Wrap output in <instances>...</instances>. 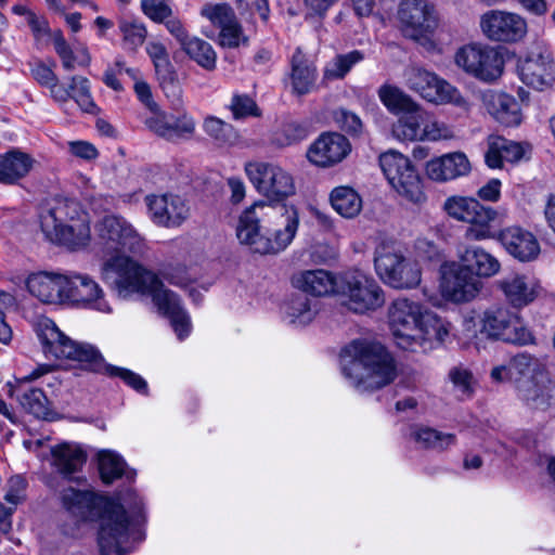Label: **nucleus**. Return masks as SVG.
I'll return each mask as SVG.
<instances>
[{
	"label": "nucleus",
	"mask_w": 555,
	"mask_h": 555,
	"mask_svg": "<svg viewBox=\"0 0 555 555\" xmlns=\"http://www.w3.org/2000/svg\"><path fill=\"white\" fill-rule=\"evenodd\" d=\"M220 43L223 47L228 48H236L240 46L241 39L243 37V29L240 25L237 18H234L233 23H229L228 26H223L220 28Z\"/></svg>",
	"instance_id": "obj_56"
},
{
	"label": "nucleus",
	"mask_w": 555,
	"mask_h": 555,
	"mask_svg": "<svg viewBox=\"0 0 555 555\" xmlns=\"http://www.w3.org/2000/svg\"><path fill=\"white\" fill-rule=\"evenodd\" d=\"M552 382L547 371L517 383L518 397L532 409L544 410L552 398Z\"/></svg>",
	"instance_id": "obj_28"
},
{
	"label": "nucleus",
	"mask_w": 555,
	"mask_h": 555,
	"mask_svg": "<svg viewBox=\"0 0 555 555\" xmlns=\"http://www.w3.org/2000/svg\"><path fill=\"white\" fill-rule=\"evenodd\" d=\"M39 219L44 238L54 245L78 250L90 242L87 215L74 198L54 197Z\"/></svg>",
	"instance_id": "obj_7"
},
{
	"label": "nucleus",
	"mask_w": 555,
	"mask_h": 555,
	"mask_svg": "<svg viewBox=\"0 0 555 555\" xmlns=\"http://www.w3.org/2000/svg\"><path fill=\"white\" fill-rule=\"evenodd\" d=\"M151 220L165 228L180 227L188 218L190 208L179 195L165 193L145 197Z\"/></svg>",
	"instance_id": "obj_19"
},
{
	"label": "nucleus",
	"mask_w": 555,
	"mask_h": 555,
	"mask_svg": "<svg viewBox=\"0 0 555 555\" xmlns=\"http://www.w3.org/2000/svg\"><path fill=\"white\" fill-rule=\"evenodd\" d=\"M420 448L443 452L456 442L454 434L442 433L430 427L415 426L410 434Z\"/></svg>",
	"instance_id": "obj_37"
},
{
	"label": "nucleus",
	"mask_w": 555,
	"mask_h": 555,
	"mask_svg": "<svg viewBox=\"0 0 555 555\" xmlns=\"http://www.w3.org/2000/svg\"><path fill=\"white\" fill-rule=\"evenodd\" d=\"M96 250L105 260L104 273L114 272V283L119 292L141 293L152 296L158 311L168 317L171 326L180 340L189 336L191 321L182 308L176 293L165 288L163 281L153 272L145 270L126 253H140L143 238L124 217L107 215L95 225Z\"/></svg>",
	"instance_id": "obj_1"
},
{
	"label": "nucleus",
	"mask_w": 555,
	"mask_h": 555,
	"mask_svg": "<svg viewBox=\"0 0 555 555\" xmlns=\"http://www.w3.org/2000/svg\"><path fill=\"white\" fill-rule=\"evenodd\" d=\"M69 152L85 160L95 159L99 155L95 146L87 141H72L68 142Z\"/></svg>",
	"instance_id": "obj_61"
},
{
	"label": "nucleus",
	"mask_w": 555,
	"mask_h": 555,
	"mask_svg": "<svg viewBox=\"0 0 555 555\" xmlns=\"http://www.w3.org/2000/svg\"><path fill=\"white\" fill-rule=\"evenodd\" d=\"M379 165L399 195L417 205L426 201L422 179L408 157L397 151H388L379 156Z\"/></svg>",
	"instance_id": "obj_11"
},
{
	"label": "nucleus",
	"mask_w": 555,
	"mask_h": 555,
	"mask_svg": "<svg viewBox=\"0 0 555 555\" xmlns=\"http://www.w3.org/2000/svg\"><path fill=\"white\" fill-rule=\"evenodd\" d=\"M452 137V131L444 125L437 121L426 124L422 127L421 140L438 141Z\"/></svg>",
	"instance_id": "obj_59"
},
{
	"label": "nucleus",
	"mask_w": 555,
	"mask_h": 555,
	"mask_svg": "<svg viewBox=\"0 0 555 555\" xmlns=\"http://www.w3.org/2000/svg\"><path fill=\"white\" fill-rule=\"evenodd\" d=\"M145 51L152 60L162 89L167 96L171 94L179 102L181 90L166 47L159 41H150L145 47Z\"/></svg>",
	"instance_id": "obj_27"
},
{
	"label": "nucleus",
	"mask_w": 555,
	"mask_h": 555,
	"mask_svg": "<svg viewBox=\"0 0 555 555\" xmlns=\"http://www.w3.org/2000/svg\"><path fill=\"white\" fill-rule=\"evenodd\" d=\"M364 60L363 52L353 50L345 54L336 55L324 68L326 79H343L350 69Z\"/></svg>",
	"instance_id": "obj_44"
},
{
	"label": "nucleus",
	"mask_w": 555,
	"mask_h": 555,
	"mask_svg": "<svg viewBox=\"0 0 555 555\" xmlns=\"http://www.w3.org/2000/svg\"><path fill=\"white\" fill-rule=\"evenodd\" d=\"M203 127L205 132L220 144L229 142L233 135V127L214 116L207 117Z\"/></svg>",
	"instance_id": "obj_53"
},
{
	"label": "nucleus",
	"mask_w": 555,
	"mask_h": 555,
	"mask_svg": "<svg viewBox=\"0 0 555 555\" xmlns=\"http://www.w3.org/2000/svg\"><path fill=\"white\" fill-rule=\"evenodd\" d=\"M309 133V126L306 122L288 121L273 133L271 143L278 147L289 146L305 140Z\"/></svg>",
	"instance_id": "obj_45"
},
{
	"label": "nucleus",
	"mask_w": 555,
	"mask_h": 555,
	"mask_svg": "<svg viewBox=\"0 0 555 555\" xmlns=\"http://www.w3.org/2000/svg\"><path fill=\"white\" fill-rule=\"evenodd\" d=\"M292 283L296 288L320 297L332 293L337 295L339 279L330 271L315 269L301 271L293 275Z\"/></svg>",
	"instance_id": "obj_30"
},
{
	"label": "nucleus",
	"mask_w": 555,
	"mask_h": 555,
	"mask_svg": "<svg viewBox=\"0 0 555 555\" xmlns=\"http://www.w3.org/2000/svg\"><path fill=\"white\" fill-rule=\"evenodd\" d=\"M554 59L542 49L532 50L519 66L520 79L527 86L543 90L555 80Z\"/></svg>",
	"instance_id": "obj_22"
},
{
	"label": "nucleus",
	"mask_w": 555,
	"mask_h": 555,
	"mask_svg": "<svg viewBox=\"0 0 555 555\" xmlns=\"http://www.w3.org/2000/svg\"><path fill=\"white\" fill-rule=\"evenodd\" d=\"M167 125L168 130L165 132V140L170 142L190 139L195 132V121L186 113L169 117Z\"/></svg>",
	"instance_id": "obj_48"
},
{
	"label": "nucleus",
	"mask_w": 555,
	"mask_h": 555,
	"mask_svg": "<svg viewBox=\"0 0 555 555\" xmlns=\"http://www.w3.org/2000/svg\"><path fill=\"white\" fill-rule=\"evenodd\" d=\"M65 301L79 304L101 312L111 310L100 285L86 274L66 275Z\"/></svg>",
	"instance_id": "obj_20"
},
{
	"label": "nucleus",
	"mask_w": 555,
	"mask_h": 555,
	"mask_svg": "<svg viewBox=\"0 0 555 555\" xmlns=\"http://www.w3.org/2000/svg\"><path fill=\"white\" fill-rule=\"evenodd\" d=\"M36 333L46 357L76 361L85 370L119 377L139 393L147 395V383L142 376L128 369L107 364L96 347L70 339L51 319H40L36 323Z\"/></svg>",
	"instance_id": "obj_3"
},
{
	"label": "nucleus",
	"mask_w": 555,
	"mask_h": 555,
	"mask_svg": "<svg viewBox=\"0 0 555 555\" xmlns=\"http://www.w3.org/2000/svg\"><path fill=\"white\" fill-rule=\"evenodd\" d=\"M496 286L503 293L506 301L516 309L532 304L542 289L538 281L518 273L499 280Z\"/></svg>",
	"instance_id": "obj_25"
},
{
	"label": "nucleus",
	"mask_w": 555,
	"mask_h": 555,
	"mask_svg": "<svg viewBox=\"0 0 555 555\" xmlns=\"http://www.w3.org/2000/svg\"><path fill=\"white\" fill-rule=\"evenodd\" d=\"M336 120L346 132L358 135L362 132V121L358 115L347 109L336 112Z\"/></svg>",
	"instance_id": "obj_57"
},
{
	"label": "nucleus",
	"mask_w": 555,
	"mask_h": 555,
	"mask_svg": "<svg viewBox=\"0 0 555 555\" xmlns=\"http://www.w3.org/2000/svg\"><path fill=\"white\" fill-rule=\"evenodd\" d=\"M455 63L468 75L491 82L503 73L504 59L501 52L490 46L468 44L457 50Z\"/></svg>",
	"instance_id": "obj_13"
},
{
	"label": "nucleus",
	"mask_w": 555,
	"mask_h": 555,
	"mask_svg": "<svg viewBox=\"0 0 555 555\" xmlns=\"http://www.w3.org/2000/svg\"><path fill=\"white\" fill-rule=\"evenodd\" d=\"M449 377L454 387H456L462 395L469 396L472 393L473 375L468 370L463 367H453L449 373Z\"/></svg>",
	"instance_id": "obj_58"
},
{
	"label": "nucleus",
	"mask_w": 555,
	"mask_h": 555,
	"mask_svg": "<svg viewBox=\"0 0 555 555\" xmlns=\"http://www.w3.org/2000/svg\"><path fill=\"white\" fill-rule=\"evenodd\" d=\"M53 46L56 54L62 61V65L66 70H74L76 65L88 66L90 55L87 49L75 52L67 43L61 30H56L52 35Z\"/></svg>",
	"instance_id": "obj_41"
},
{
	"label": "nucleus",
	"mask_w": 555,
	"mask_h": 555,
	"mask_svg": "<svg viewBox=\"0 0 555 555\" xmlns=\"http://www.w3.org/2000/svg\"><path fill=\"white\" fill-rule=\"evenodd\" d=\"M286 315L292 324L307 325L313 320L315 311L311 307V300L306 295L299 294L288 301Z\"/></svg>",
	"instance_id": "obj_46"
},
{
	"label": "nucleus",
	"mask_w": 555,
	"mask_h": 555,
	"mask_svg": "<svg viewBox=\"0 0 555 555\" xmlns=\"http://www.w3.org/2000/svg\"><path fill=\"white\" fill-rule=\"evenodd\" d=\"M388 322L399 348L426 352L448 337L450 324L418 302L405 297L395 299L388 308Z\"/></svg>",
	"instance_id": "obj_4"
},
{
	"label": "nucleus",
	"mask_w": 555,
	"mask_h": 555,
	"mask_svg": "<svg viewBox=\"0 0 555 555\" xmlns=\"http://www.w3.org/2000/svg\"><path fill=\"white\" fill-rule=\"evenodd\" d=\"M461 259L476 278H491L501 269L500 261L480 247L466 248Z\"/></svg>",
	"instance_id": "obj_36"
},
{
	"label": "nucleus",
	"mask_w": 555,
	"mask_h": 555,
	"mask_svg": "<svg viewBox=\"0 0 555 555\" xmlns=\"http://www.w3.org/2000/svg\"><path fill=\"white\" fill-rule=\"evenodd\" d=\"M267 204L256 202L238 217L235 234L238 242L259 255H276L293 242L299 225L298 211L294 206H282L275 228L261 225L262 211Z\"/></svg>",
	"instance_id": "obj_5"
},
{
	"label": "nucleus",
	"mask_w": 555,
	"mask_h": 555,
	"mask_svg": "<svg viewBox=\"0 0 555 555\" xmlns=\"http://www.w3.org/2000/svg\"><path fill=\"white\" fill-rule=\"evenodd\" d=\"M408 86L417 92L423 99L434 103H451L459 107L467 105L461 92L435 73L421 67L410 70Z\"/></svg>",
	"instance_id": "obj_15"
},
{
	"label": "nucleus",
	"mask_w": 555,
	"mask_h": 555,
	"mask_svg": "<svg viewBox=\"0 0 555 555\" xmlns=\"http://www.w3.org/2000/svg\"><path fill=\"white\" fill-rule=\"evenodd\" d=\"M481 333L504 343L526 346L534 344L535 337L517 312L503 305L487 308L481 315Z\"/></svg>",
	"instance_id": "obj_9"
},
{
	"label": "nucleus",
	"mask_w": 555,
	"mask_h": 555,
	"mask_svg": "<svg viewBox=\"0 0 555 555\" xmlns=\"http://www.w3.org/2000/svg\"><path fill=\"white\" fill-rule=\"evenodd\" d=\"M168 120L169 117L157 106L156 113H153V116L146 118L144 124L156 135L165 139V132L168 130Z\"/></svg>",
	"instance_id": "obj_60"
},
{
	"label": "nucleus",
	"mask_w": 555,
	"mask_h": 555,
	"mask_svg": "<svg viewBox=\"0 0 555 555\" xmlns=\"http://www.w3.org/2000/svg\"><path fill=\"white\" fill-rule=\"evenodd\" d=\"M28 292L44 304L65 302L66 275L38 272L26 280Z\"/></svg>",
	"instance_id": "obj_26"
},
{
	"label": "nucleus",
	"mask_w": 555,
	"mask_h": 555,
	"mask_svg": "<svg viewBox=\"0 0 555 555\" xmlns=\"http://www.w3.org/2000/svg\"><path fill=\"white\" fill-rule=\"evenodd\" d=\"M330 199L333 208L344 218H353L362 209L360 195L349 186L335 188Z\"/></svg>",
	"instance_id": "obj_40"
},
{
	"label": "nucleus",
	"mask_w": 555,
	"mask_h": 555,
	"mask_svg": "<svg viewBox=\"0 0 555 555\" xmlns=\"http://www.w3.org/2000/svg\"><path fill=\"white\" fill-rule=\"evenodd\" d=\"M349 140L337 132L321 134L309 147L308 159L319 167H331L340 163L350 152Z\"/></svg>",
	"instance_id": "obj_23"
},
{
	"label": "nucleus",
	"mask_w": 555,
	"mask_h": 555,
	"mask_svg": "<svg viewBox=\"0 0 555 555\" xmlns=\"http://www.w3.org/2000/svg\"><path fill=\"white\" fill-rule=\"evenodd\" d=\"M201 15L218 28L228 26L236 17L234 10L228 3H206L201 10Z\"/></svg>",
	"instance_id": "obj_50"
},
{
	"label": "nucleus",
	"mask_w": 555,
	"mask_h": 555,
	"mask_svg": "<svg viewBox=\"0 0 555 555\" xmlns=\"http://www.w3.org/2000/svg\"><path fill=\"white\" fill-rule=\"evenodd\" d=\"M524 156L522 146L514 141L500 135L488 138V149L485 154V162L492 169L502 168L503 163H516Z\"/></svg>",
	"instance_id": "obj_33"
},
{
	"label": "nucleus",
	"mask_w": 555,
	"mask_h": 555,
	"mask_svg": "<svg viewBox=\"0 0 555 555\" xmlns=\"http://www.w3.org/2000/svg\"><path fill=\"white\" fill-rule=\"evenodd\" d=\"M51 369V365L41 364L28 375L16 378L14 384L7 385L10 397H15L26 412L42 420H48L51 414L50 402L42 389L31 386L30 383L49 373Z\"/></svg>",
	"instance_id": "obj_16"
},
{
	"label": "nucleus",
	"mask_w": 555,
	"mask_h": 555,
	"mask_svg": "<svg viewBox=\"0 0 555 555\" xmlns=\"http://www.w3.org/2000/svg\"><path fill=\"white\" fill-rule=\"evenodd\" d=\"M374 264L380 280L392 288H413L421 282L418 264L393 246L379 245L375 251Z\"/></svg>",
	"instance_id": "obj_10"
},
{
	"label": "nucleus",
	"mask_w": 555,
	"mask_h": 555,
	"mask_svg": "<svg viewBox=\"0 0 555 555\" xmlns=\"http://www.w3.org/2000/svg\"><path fill=\"white\" fill-rule=\"evenodd\" d=\"M482 283L463 264L456 266L443 275V295L453 302L473 300L481 291Z\"/></svg>",
	"instance_id": "obj_24"
},
{
	"label": "nucleus",
	"mask_w": 555,
	"mask_h": 555,
	"mask_svg": "<svg viewBox=\"0 0 555 555\" xmlns=\"http://www.w3.org/2000/svg\"><path fill=\"white\" fill-rule=\"evenodd\" d=\"M337 295L349 311L365 313L385 304V293L379 284L363 274H346L339 278Z\"/></svg>",
	"instance_id": "obj_12"
},
{
	"label": "nucleus",
	"mask_w": 555,
	"mask_h": 555,
	"mask_svg": "<svg viewBox=\"0 0 555 555\" xmlns=\"http://www.w3.org/2000/svg\"><path fill=\"white\" fill-rule=\"evenodd\" d=\"M470 171V163L462 152H454L431 159L426 165V172L431 180L448 181L466 176Z\"/></svg>",
	"instance_id": "obj_29"
},
{
	"label": "nucleus",
	"mask_w": 555,
	"mask_h": 555,
	"mask_svg": "<svg viewBox=\"0 0 555 555\" xmlns=\"http://www.w3.org/2000/svg\"><path fill=\"white\" fill-rule=\"evenodd\" d=\"M52 464L65 479L80 482L81 478L74 477L87 461L86 452L74 443L64 442L51 449Z\"/></svg>",
	"instance_id": "obj_31"
},
{
	"label": "nucleus",
	"mask_w": 555,
	"mask_h": 555,
	"mask_svg": "<svg viewBox=\"0 0 555 555\" xmlns=\"http://www.w3.org/2000/svg\"><path fill=\"white\" fill-rule=\"evenodd\" d=\"M341 371L358 391L383 388L396 378V364L379 344L353 340L340 352Z\"/></svg>",
	"instance_id": "obj_6"
},
{
	"label": "nucleus",
	"mask_w": 555,
	"mask_h": 555,
	"mask_svg": "<svg viewBox=\"0 0 555 555\" xmlns=\"http://www.w3.org/2000/svg\"><path fill=\"white\" fill-rule=\"evenodd\" d=\"M245 172L256 190L272 203L282 202L295 192L292 176L278 165L247 163Z\"/></svg>",
	"instance_id": "obj_14"
},
{
	"label": "nucleus",
	"mask_w": 555,
	"mask_h": 555,
	"mask_svg": "<svg viewBox=\"0 0 555 555\" xmlns=\"http://www.w3.org/2000/svg\"><path fill=\"white\" fill-rule=\"evenodd\" d=\"M477 194L482 201L498 202L501 197V181L499 179H491L478 190Z\"/></svg>",
	"instance_id": "obj_62"
},
{
	"label": "nucleus",
	"mask_w": 555,
	"mask_h": 555,
	"mask_svg": "<svg viewBox=\"0 0 555 555\" xmlns=\"http://www.w3.org/2000/svg\"><path fill=\"white\" fill-rule=\"evenodd\" d=\"M483 34L493 41L516 42L527 33V23L518 14L491 10L480 20Z\"/></svg>",
	"instance_id": "obj_18"
},
{
	"label": "nucleus",
	"mask_w": 555,
	"mask_h": 555,
	"mask_svg": "<svg viewBox=\"0 0 555 555\" xmlns=\"http://www.w3.org/2000/svg\"><path fill=\"white\" fill-rule=\"evenodd\" d=\"M141 5L144 14L158 24H164L173 14L171 8L160 0H144Z\"/></svg>",
	"instance_id": "obj_54"
},
{
	"label": "nucleus",
	"mask_w": 555,
	"mask_h": 555,
	"mask_svg": "<svg viewBox=\"0 0 555 555\" xmlns=\"http://www.w3.org/2000/svg\"><path fill=\"white\" fill-rule=\"evenodd\" d=\"M443 209L451 218L469 223L466 237L482 241L494 237L492 224L502 222L503 214L483 206L473 197L452 196L446 199Z\"/></svg>",
	"instance_id": "obj_8"
},
{
	"label": "nucleus",
	"mask_w": 555,
	"mask_h": 555,
	"mask_svg": "<svg viewBox=\"0 0 555 555\" xmlns=\"http://www.w3.org/2000/svg\"><path fill=\"white\" fill-rule=\"evenodd\" d=\"M181 49L203 68L211 70L216 67L217 55L207 41L197 37H189Z\"/></svg>",
	"instance_id": "obj_42"
},
{
	"label": "nucleus",
	"mask_w": 555,
	"mask_h": 555,
	"mask_svg": "<svg viewBox=\"0 0 555 555\" xmlns=\"http://www.w3.org/2000/svg\"><path fill=\"white\" fill-rule=\"evenodd\" d=\"M98 459L100 476L104 483L109 485L122 476L129 481L134 479L135 472L127 470L126 462L117 453L113 451H101L98 454Z\"/></svg>",
	"instance_id": "obj_38"
},
{
	"label": "nucleus",
	"mask_w": 555,
	"mask_h": 555,
	"mask_svg": "<svg viewBox=\"0 0 555 555\" xmlns=\"http://www.w3.org/2000/svg\"><path fill=\"white\" fill-rule=\"evenodd\" d=\"M63 506L81 519L100 517L98 542L101 555H126L130 544L142 540V502L126 511L118 501L73 487L61 492Z\"/></svg>",
	"instance_id": "obj_2"
},
{
	"label": "nucleus",
	"mask_w": 555,
	"mask_h": 555,
	"mask_svg": "<svg viewBox=\"0 0 555 555\" xmlns=\"http://www.w3.org/2000/svg\"><path fill=\"white\" fill-rule=\"evenodd\" d=\"M119 29L124 37V42L128 49L135 51L142 46L147 36V29L142 23L134 21H121Z\"/></svg>",
	"instance_id": "obj_52"
},
{
	"label": "nucleus",
	"mask_w": 555,
	"mask_h": 555,
	"mask_svg": "<svg viewBox=\"0 0 555 555\" xmlns=\"http://www.w3.org/2000/svg\"><path fill=\"white\" fill-rule=\"evenodd\" d=\"M423 114L417 108L403 113L392 125V135L399 141H418L422 135Z\"/></svg>",
	"instance_id": "obj_39"
},
{
	"label": "nucleus",
	"mask_w": 555,
	"mask_h": 555,
	"mask_svg": "<svg viewBox=\"0 0 555 555\" xmlns=\"http://www.w3.org/2000/svg\"><path fill=\"white\" fill-rule=\"evenodd\" d=\"M378 96L391 113H405L417 108V103L396 86H382L378 89Z\"/></svg>",
	"instance_id": "obj_43"
},
{
	"label": "nucleus",
	"mask_w": 555,
	"mask_h": 555,
	"mask_svg": "<svg viewBox=\"0 0 555 555\" xmlns=\"http://www.w3.org/2000/svg\"><path fill=\"white\" fill-rule=\"evenodd\" d=\"M228 107L235 120L261 116V109L248 94H233Z\"/></svg>",
	"instance_id": "obj_51"
},
{
	"label": "nucleus",
	"mask_w": 555,
	"mask_h": 555,
	"mask_svg": "<svg viewBox=\"0 0 555 555\" xmlns=\"http://www.w3.org/2000/svg\"><path fill=\"white\" fill-rule=\"evenodd\" d=\"M398 15L403 35L413 40H420L438 26L437 13L428 0H403Z\"/></svg>",
	"instance_id": "obj_17"
},
{
	"label": "nucleus",
	"mask_w": 555,
	"mask_h": 555,
	"mask_svg": "<svg viewBox=\"0 0 555 555\" xmlns=\"http://www.w3.org/2000/svg\"><path fill=\"white\" fill-rule=\"evenodd\" d=\"M513 258L529 262L540 254V244L535 235L518 225H511L499 232L494 231V237Z\"/></svg>",
	"instance_id": "obj_21"
},
{
	"label": "nucleus",
	"mask_w": 555,
	"mask_h": 555,
	"mask_svg": "<svg viewBox=\"0 0 555 555\" xmlns=\"http://www.w3.org/2000/svg\"><path fill=\"white\" fill-rule=\"evenodd\" d=\"M291 80L295 93L302 95L311 91L317 80V67L312 61L297 48L291 59Z\"/></svg>",
	"instance_id": "obj_34"
},
{
	"label": "nucleus",
	"mask_w": 555,
	"mask_h": 555,
	"mask_svg": "<svg viewBox=\"0 0 555 555\" xmlns=\"http://www.w3.org/2000/svg\"><path fill=\"white\" fill-rule=\"evenodd\" d=\"M509 365L513 375L518 374L525 378L546 371L545 364L539 358L528 352H519L514 356L509 361Z\"/></svg>",
	"instance_id": "obj_49"
},
{
	"label": "nucleus",
	"mask_w": 555,
	"mask_h": 555,
	"mask_svg": "<svg viewBox=\"0 0 555 555\" xmlns=\"http://www.w3.org/2000/svg\"><path fill=\"white\" fill-rule=\"evenodd\" d=\"M134 91L140 102L144 104L151 113H156L157 103L153 100L150 86L144 81H138L134 85Z\"/></svg>",
	"instance_id": "obj_63"
},
{
	"label": "nucleus",
	"mask_w": 555,
	"mask_h": 555,
	"mask_svg": "<svg viewBox=\"0 0 555 555\" xmlns=\"http://www.w3.org/2000/svg\"><path fill=\"white\" fill-rule=\"evenodd\" d=\"M488 111L495 120L506 127L518 126L522 119L519 103L506 93L492 95L488 103Z\"/></svg>",
	"instance_id": "obj_35"
},
{
	"label": "nucleus",
	"mask_w": 555,
	"mask_h": 555,
	"mask_svg": "<svg viewBox=\"0 0 555 555\" xmlns=\"http://www.w3.org/2000/svg\"><path fill=\"white\" fill-rule=\"evenodd\" d=\"M35 159L27 153L13 149L0 155V183L16 184L33 169Z\"/></svg>",
	"instance_id": "obj_32"
},
{
	"label": "nucleus",
	"mask_w": 555,
	"mask_h": 555,
	"mask_svg": "<svg viewBox=\"0 0 555 555\" xmlns=\"http://www.w3.org/2000/svg\"><path fill=\"white\" fill-rule=\"evenodd\" d=\"M164 25L169 34L177 39L180 46H182L190 37L182 22L178 17L173 16V14L164 23Z\"/></svg>",
	"instance_id": "obj_64"
},
{
	"label": "nucleus",
	"mask_w": 555,
	"mask_h": 555,
	"mask_svg": "<svg viewBox=\"0 0 555 555\" xmlns=\"http://www.w3.org/2000/svg\"><path fill=\"white\" fill-rule=\"evenodd\" d=\"M69 88L72 90L70 99L77 103L82 112L88 114L98 113V106L91 95L90 82L86 77L73 76Z\"/></svg>",
	"instance_id": "obj_47"
},
{
	"label": "nucleus",
	"mask_w": 555,
	"mask_h": 555,
	"mask_svg": "<svg viewBox=\"0 0 555 555\" xmlns=\"http://www.w3.org/2000/svg\"><path fill=\"white\" fill-rule=\"evenodd\" d=\"M164 280L178 287H186L192 278L184 266L166 267L160 272Z\"/></svg>",
	"instance_id": "obj_55"
}]
</instances>
